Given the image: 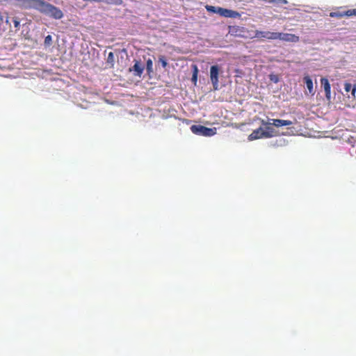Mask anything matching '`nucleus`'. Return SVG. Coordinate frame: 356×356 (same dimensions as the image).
<instances>
[{
	"mask_svg": "<svg viewBox=\"0 0 356 356\" xmlns=\"http://www.w3.org/2000/svg\"><path fill=\"white\" fill-rule=\"evenodd\" d=\"M273 129L270 127H267L266 131L263 130V129L261 127H259V128L254 130L252 132V134L249 135L248 140H254L263 138H271L273 136Z\"/></svg>",
	"mask_w": 356,
	"mask_h": 356,
	"instance_id": "nucleus-2",
	"label": "nucleus"
},
{
	"mask_svg": "<svg viewBox=\"0 0 356 356\" xmlns=\"http://www.w3.org/2000/svg\"><path fill=\"white\" fill-rule=\"evenodd\" d=\"M277 40L296 43L300 41V38L292 33L277 32Z\"/></svg>",
	"mask_w": 356,
	"mask_h": 356,
	"instance_id": "nucleus-5",
	"label": "nucleus"
},
{
	"mask_svg": "<svg viewBox=\"0 0 356 356\" xmlns=\"http://www.w3.org/2000/svg\"><path fill=\"white\" fill-rule=\"evenodd\" d=\"M193 74L197 75V74H198V69H197V65H193Z\"/></svg>",
	"mask_w": 356,
	"mask_h": 356,
	"instance_id": "nucleus-21",
	"label": "nucleus"
},
{
	"mask_svg": "<svg viewBox=\"0 0 356 356\" xmlns=\"http://www.w3.org/2000/svg\"><path fill=\"white\" fill-rule=\"evenodd\" d=\"M219 67L218 65H212L210 68V78L214 90L218 88Z\"/></svg>",
	"mask_w": 356,
	"mask_h": 356,
	"instance_id": "nucleus-7",
	"label": "nucleus"
},
{
	"mask_svg": "<svg viewBox=\"0 0 356 356\" xmlns=\"http://www.w3.org/2000/svg\"><path fill=\"white\" fill-rule=\"evenodd\" d=\"M330 17H337V18H341L343 17H351V12L350 9L346 11H335V12H331L330 13Z\"/></svg>",
	"mask_w": 356,
	"mask_h": 356,
	"instance_id": "nucleus-12",
	"label": "nucleus"
},
{
	"mask_svg": "<svg viewBox=\"0 0 356 356\" xmlns=\"http://www.w3.org/2000/svg\"><path fill=\"white\" fill-rule=\"evenodd\" d=\"M37 10L55 19H60L63 17V13L59 8L44 0H40Z\"/></svg>",
	"mask_w": 356,
	"mask_h": 356,
	"instance_id": "nucleus-1",
	"label": "nucleus"
},
{
	"mask_svg": "<svg viewBox=\"0 0 356 356\" xmlns=\"http://www.w3.org/2000/svg\"><path fill=\"white\" fill-rule=\"evenodd\" d=\"M153 62L152 60L149 58L146 62V69L147 72L150 74L153 72Z\"/></svg>",
	"mask_w": 356,
	"mask_h": 356,
	"instance_id": "nucleus-16",
	"label": "nucleus"
},
{
	"mask_svg": "<svg viewBox=\"0 0 356 356\" xmlns=\"http://www.w3.org/2000/svg\"><path fill=\"white\" fill-rule=\"evenodd\" d=\"M191 79H192V81L194 83V84H196L197 80V75L193 74Z\"/></svg>",
	"mask_w": 356,
	"mask_h": 356,
	"instance_id": "nucleus-23",
	"label": "nucleus"
},
{
	"mask_svg": "<svg viewBox=\"0 0 356 356\" xmlns=\"http://www.w3.org/2000/svg\"><path fill=\"white\" fill-rule=\"evenodd\" d=\"M114 54L113 52H110L108 55V61H111L113 60Z\"/></svg>",
	"mask_w": 356,
	"mask_h": 356,
	"instance_id": "nucleus-22",
	"label": "nucleus"
},
{
	"mask_svg": "<svg viewBox=\"0 0 356 356\" xmlns=\"http://www.w3.org/2000/svg\"><path fill=\"white\" fill-rule=\"evenodd\" d=\"M191 131L199 136H212L216 134V128H208L202 125H192Z\"/></svg>",
	"mask_w": 356,
	"mask_h": 356,
	"instance_id": "nucleus-3",
	"label": "nucleus"
},
{
	"mask_svg": "<svg viewBox=\"0 0 356 356\" xmlns=\"http://www.w3.org/2000/svg\"><path fill=\"white\" fill-rule=\"evenodd\" d=\"M321 86L323 87L325 92V97L327 100L330 101L331 99V86L330 84V82L327 78H321Z\"/></svg>",
	"mask_w": 356,
	"mask_h": 356,
	"instance_id": "nucleus-10",
	"label": "nucleus"
},
{
	"mask_svg": "<svg viewBox=\"0 0 356 356\" xmlns=\"http://www.w3.org/2000/svg\"><path fill=\"white\" fill-rule=\"evenodd\" d=\"M218 15H220L222 17L229 18H237L241 16L240 14L236 11L223 8H219Z\"/></svg>",
	"mask_w": 356,
	"mask_h": 356,
	"instance_id": "nucleus-9",
	"label": "nucleus"
},
{
	"mask_svg": "<svg viewBox=\"0 0 356 356\" xmlns=\"http://www.w3.org/2000/svg\"><path fill=\"white\" fill-rule=\"evenodd\" d=\"M270 3H275L277 5L286 4L288 2L286 0H267Z\"/></svg>",
	"mask_w": 356,
	"mask_h": 356,
	"instance_id": "nucleus-19",
	"label": "nucleus"
},
{
	"mask_svg": "<svg viewBox=\"0 0 356 356\" xmlns=\"http://www.w3.org/2000/svg\"><path fill=\"white\" fill-rule=\"evenodd\" d=\"M254 38L263 40H277V32L256 30L254 31Z\"/></svg>",
	"mask_w": 356,
	"mask_h": 356,
	"instance_id": "nucleus-4",
	"label": "nucleus"
},
{
	"mask_svg": "<svg viewBox=\"0 0 356 356\" xmlns=\"http://www.w3.org/2000/svg\"><path fill=\"white\" fill-rule=\"evenodd\" d=\"M261 124L264 125H273L276 127H281L284 126H289L293 124V122L286 120L280 119H270V122H266L264 120H261Z\"/></svg>",
	"mask_w": 356,
	"mask_h": 356,
	"instance_id": "nucleus-8",
	"label": "nucleus"
},
{
	"mask_svg": "<svg viewBox=\"0 0 356 356\" xmlns=\"http://www.w3.org/2000/svg\"><path fill=\"white\" fill-rule=\"evenodd\" d=\"M51 40V37L50 35H48L45 38V42H47V40Z\"/></svg>",
	"mask_w": 356,
	"mask_h": 356,
	"instance_id": "nucleus-27",
	"label": "nucleus"
},
{
	"mask_svg": "<svg viewBox=\"0 0 356 356\" xmlns=\"http://www.w3.org/2000/svg\"><path fill=\"white\" fill-rule=\"evenodd\" d=\"M344 90L346 92H351V95L353 98L355 97V92H356V85H352L351 83L348 82H346L344 83Z\"/></svg>",
	"mask_w": 356,
	"mask_h": 356,
	"instance_id": "nucleus-14",
	"label": "nucleus"
},
{
	"mask_svg": "<svg viewBox=\"0 0 356 356\" xmlns=\"http://www.w3.org/2000/svg\"><path fill=\"white\" fill-rule=\"evenodd\" d=\"M159 62L161 63V64L163 68H165L168 65V62L164 56H160L159 57Z\"/></svg>",
	"mask_w": 356,
	"mask_h": 356,
	"instance_id": "nucleus-18",
	"label": "nucleus"
},
{
	"mask_svg": "<svg viewBox=\"0 0 356 356\" xmlns=\"http://www.w3.org/2000/svg\"><path fill=\"white\" fill-rule=\"evenodd\" d=\"M13 21L15 27L17 29H19V26H20V22H19V19L17 17H15V18H13Z\"/></svg>",
	"mask_w": 356,
	"mask_h": 356,
	"instance_id": "nucleus-20",
	"label": "nucleus"
},
{
	"mask_svg": "<svg viewBox=\"0 0 356 356\" xmlns=\"http://www.w3.org/2000/svg\"><path fill=\"white\" fill-rule=\"evenodd\" d=\"M220 7H215L213 6L207 5L205 6V8L208 12L213 13H218V9Z\"/></svg>",
	"mask_w": 356,
	"mask_h": 356,
	"instance_id": "nucleus-17",
	"label": "nucleus"
},
{
	"mask_svg": "<svg viewBox=\"0 0 356 356\" xmlns=\"http://www.w3.org/2000/svg\"><path fill=\"white\" fill-rule=\"evenodd\" d=\"M303 79L309 90V94L311 95H314L315 94V90L314 89L313 81L312 79L309 76H305Z\"/></svg>",
	"mask_w": 356,
	"mask_h": 356,
	"instance_id": "nucleus-13",
	"label": "nucleus"
},
{
	"mask_svg": "<svg viewBox=\"0 0 356 356\" xmlns=\"http://www.w3.org/2000/svg\"><path fill=\"white\" fill-rule=\"evenodd\" d=\"M3 19H4V16L3 15V14L1 13H0V24L3 22Z\"/></svg>",
	"mask_w": 356,
	"mask_h": 356,
	"instance_id": "nucleus-26",
	"label": "nucleus"
},
{
	"mask_svg": "<svg viewBox=\"0 0 356 356\" xmlns=\"http://www.w3.org/2000/svg\"><path fill=\"white\" fill-rule=\"evenodd\" d=\"M18 6L24 9L37 10L40 0H16Z\"/></svg>",
	"mask_w": 356,
	"mask_h": 356,
	"instance_id": "nucleus-6",
	"label": "nucleus"
},
{
	"mask_svg": "<svg viewBox=\"0 0 356 356\" xmlns=\"http://www.w3.org/2000/svg\"><path fill=\"white\" fill-rule=\"evenodd\" d=\"M134 70L136 72V75L140 76L143 72V67L140 65V63L138 61H136L133 66Z\"/></svg>",
	"mask_w": 356,
	"mask_h": 356,
	"instance_id": "nucleus-15",
	"label": "nucleus"
},
{
	"mask_svg": "<svg viewBox=\"0 0 356 356\" xmlns=\"http://www.w3.org/2000/svg\"><path fill=\"white\" fill-rule=\"evenodd\" d=\"M6 23L7 24H8V25H10V22H9V17H8V13H6Z\"/></svg>",
	"mask_w": 356,
	"mask_h": 356,
	"instance_id": "nucleus-25",
	"label": "nucleus"
},
{
	"mask_svg": "<svg viewBox=\"0 0 356 356\" xmlns=\"http://www.w3.org/2000/svg\"><path fill=\"white\" fill-rule=\"evenodd\" d=\"M243 28L238 26H232L229 28V33L234 36H242Z\"/></svg>",
	"mask_w": 356,
	"mask_h": 356,
	"instance_id": "nucleus-11",
	"label": "nucleus"
},
{
	"mask_svg": "<svg viewBox=\"0 0 356 356\" xmlns=\"http://www.w3.org/2000/svg\"><path fill=\"white\" fill-rule=\"evenodd\" d=\"M351 16H356V8L350 9Z\"/></svg>",
	"mask_w": 356,
	"mask_h": 356,
	"instance_id": "nucleus-24",
	"label": "nucleus"
}]
</instances>
